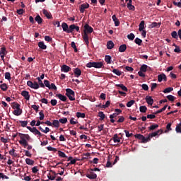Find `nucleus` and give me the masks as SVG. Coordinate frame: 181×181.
I'll return each instance as SVG.
<instances>
[{
    "label": "nucleus",
    "instance_id": "42",
    "mask_svg": "<svg viewBox=\"0 0 181 181\" xmlns=\"http://www.w3.org/2000/svg\"><path fill=\"white\" fill-rule=\"evenodd\" d=\"M58 156H59V157H61V158H68V157L66 156V153H64V152L61 151H58Z\"/></svg>",
    "mask_w": 181,
    "mask_h": 181
},
{
    "label": "nucleus",
    "instance_id": "43",
    "mask_svg": "<svg viewBox=\"0 0 181 181\" xmlns=\"http://www.w3.org/2000/svg\"><path fill=\"white\" fill-rule=\"evenodd\" d=\"M21 105L18 103H13V105H12V108L13 110H21Z\"/></svg>",
    "mask_w": 181,
    "mask_h": 181
},
{
    "label": "nucleus",
    "instance_id": "3",
    "mask_svg": "<svg viewBox=\"0 0 181 181\" xmlns=\"http://www.w3.org/2000/svg\"><path fill=\"white\" fill-rule=\"evenodd\" d=\"M65 95L69 98L70 101H74L75 100V93L74 90L70 88L65 89Z\"/></svg>",
    "mask_w": 181,
    "mask_h": 181
},
{
    "label": "nucleus",
    "instance_id": "28",
    "mask_svg": "<svg viewBox=\"0 0 181 181\" xmlns=\"http://www.w3.org/2000/svg\"><path fill=\"white\" fill-rule=\"evenodd\" d=\"M16 150L15 148H12L10 150V151H8V154H10L11 156L16 158L17 157V153H16Z\"/></svg>",
    "mask_w": 181,
    "mask_h": 181
},
{
    "label": "nucleus",
    "instance_id": "15",
    "mask_svg": "<svg viewBox=\"0 0 181 181\" xmlns=\"http://www.w3.org/2000/svg\"><path fill=\"white\" fill-rule=\"evenodd\" d=\"M145 100L146 101V103H148V105H153V99L151 98V96L147 95L145 97Z\"/></svg>",
    "mask_w": 181,
    "mask_h": 181
},
{
    "label": "nucleus",
    "instance_id": "49",
    "mask_svg": "<svg viewBox=\"0 0 181 181\" xmlns=\"http://www.w3.org/2000/svg\"><path fill=\"white\" fill-rule=\"evenodd\" d=\"M112 73L116 74V76H120L122 74V72L119 71V69H112Z\"/></svg>",
    "mask_w": 181,
    "mask_h": 181
},
{
    "label": "nucleus",
    "instance_id": "58",
    "mask_svg": "<svg viewBox=\"0 0 181 181\" xmlns=\"http://www.w3.org/2000/svg\"><path fill=\"white\" fill-rule=\"evenodd\" d=\"M167 99H168L170 102H173L174 100H175V98L173 95H167Z\"/></svg>",
    "mask_w": 181,
    "mask_h": 181
},
{
    "label": "nucleus",
    "instance_id": "51",
    "mask_svg": "<svg viewBox=\"0 0 181 181\" xmlns=\"http://www.w3.org/2000/svg\"><path fill=\"white\" fill-rule=\"evenodd\" d=\"M39 115H40V117H39L40 121L44 120L45 115L42 110L40 111Z\"/></svg>",
    "mask_w": 181,
    "mask_h": 181
},
{
    "label": "nucleus",
    "instance_id": "39",
    "mask_svg": "<svg viewBox=\"0 0 181 181\" xmlns=\"http://www.w3.org/2000/svg\"><path fill=\"white\" fill-rule=\"evenodd\" d=\"M139 110L141 113H146V110H148V108L146 107V106H140Z\"/></svg>",
    "mask_w": 181,
    "mask_h": 181
},
{
    "label": "nucleus",
    "instance_id": "23",
    "mask_svg": "<svg viewBox=\"0 0 181 181\" xmlns=\"http://www.w3.org/2000/svg\"><path fill=\"white\" fill-rule=\"evenodd\" d=\"M114 46L115 45L114 42H112V41H109L106 44V47L107 49H112L114 47Z\"/></svg>",
    "mask_w": 181,
    "mask_h": 181
},
{
    "label": "nucleus",
    "instance_id": "61",
    "mask_svg": "<svg viewBox=\"0 0 181 181\" xmlns=\"http://www.w3.org/2000/svg\"><path fill=\"white\" fill-rule=\"evenodd\" d=\"M127 8L129 11H134V10H136V7H134V6H133L132 4H127Z\"/></svg>",
    "mask_w": 181,
    "mask_h": 181
},
{
    "label": "nucleus",
    "instance_id": "53",
    "mask_svg": "<svg viewBox=\"0 0 181 181\" xmlns=\"http://www.w3.org/2000/svg\"><path fill=\"white\" fill-rule=\"evenodd\" d=\"M171 91H173V88L169 87V88L164 89L163 93H164V94H166V93H170Z\"/></svg>",
    "mask_w": 181,
    "mask_h": 181
},
{
    "label": "nucleus",
    "instance_id": "57",
    "mask_svg": "<svg viewBox=\"0 0 181 181\" xmlns=\"http://www.w3.org/2000/svg\"><path fill=\"white\" fill-rule=\"evenodd\" d=\"M134 37H135V35L133 33H131V34L127 35V39L131 40V41H133L134 40Z\"/></svg>",
    "mask_w": 181,
    "mask_h": 181
},
{
    "label": "nucleus",
    "instance_id": "8",
    "mask_svg": "<svg viewBox=\"0 0 181 181\" xmlns=\"http://www.w3.org/2000/svg\"><path fill=\"white\" fill-rule=\"evenodd\" d=\"M71 71V68H70L68 65L64 64L61 66V71L63 73H69Z\"/></svg>",
    "mask_w": 181,
    "mask_h": 181
},
{
    "label": "nucleus",
    "instance_id": "44",
    "mask_svg": "<svg viewBox=\"0 0 181 181\" xmlns=\"http://www.w3.org/2000/svg\"><path fill=\"white\" fill-rule=\"evenodd\" d=\"M170 35L172 36L173 38L177 40L179 36L177 35V33L176 31H173L172 33H170Z\"/></svg>",
    "mask_w": 181,
    "mask_h": 181
},
{
    "label": "nucleus",
    "instance_id": "37",
    "mask_svg": "<svg viewBox=\"0 0 181 181\" xmlns=\"http://www.w3.org/2000/svg\"><path fill=\"white\" fill-rule=\"evenodd\" d=\"M52 126L53 127H56V128L59 127V122H58L57 119H54L52 121Z\"/></svg>",
    "mask_w": 181,
    "mask_h": 181
},
{
    "label": "nucleus",
    "instance_id": "16",
    "mask_svg": "<svg viewBox=\"0 0 181 181\" xmlns=\"http://www.w3.org/2000/svg\"><path fill=\"white\" fill-rule=\"evenodd\" d=\"M42 13H44L45 17L47 18V19H52V15L47 10H42Z\"/></svg>",
    "mask_w": 181,
    "mask_h": 181
},
{
    "label": "nucleus",
    "instance_id": "12",
    "mask_svg": "<svg viewBox=\"0 0 181 181\" xmlns=\"http://www.w3.org/2000/svg\"><path fill=\"white\" fill-rule=\"evenodd\" d=\"M73 74L75 77L78 78L81 76V70L78 68L74 69V74H71V75Z\"/></svg>",
    "mask_w": 181,
    "mask_h": 181
},
{
    "label": "nucleus",
    "instance_id": "46",
    "mask_svg": "<svg viewBox=\"0 0 181 181\" xmlns=\"http://www.w3.org/2000/svg\"><path fill=\"white\" fill-rule=\"evenodd\" d=\"M170 127H172V123H168V124H167V126H166L167 130H165V131L164 132V133H168V132L172 131V128H170Z\"/></svg>",
    "mask_w": 181,
    "mask_h": 181
},
{
    "label": "nucleus",
    "instance_id": "34",
    "mask_svg": "<svg viewBox=\"0 0 181 181\" xmlns=\"http://www.w3.org/2000/svg\"><path fill=\"white\" fill-rule=\"evenodd\" d=\"M175 132L177 134H181V122L177 124V127H175Z\"/></svg>",
    "mask_w": 181,
    "mask_h": 181
},
{
    "label": "nucleus",
    "instance_id": "40",
    "mask_svg": "<svg viewBox=\"0 0 181 181\" xmlns=\"http://www.w3.org/2000/svg\"><path fill=\"white\" fill-rule=\"evenodd\" d=\"M143 41L141 40V38L136 37V40H134V43L138 45V46H141Z\"/></svg>",
    "mask_w": 181,
    "mask_h": 181
},
{
    "label": "nucleus",
    "instance_id": "22",
    "mask_svg": "<svg viewBox=\"0 0 181 181\" xmlns=\"http://www.w3.org/2000/svg\"><path fill=\"white\" fill-rule=\"evenodd\" d=\"M112 21H114L115 26V27L119 26V19L116 18V16L115 15L112 16Z\"/></svg>",
    "mask_w": 181,
    "mask_h": 181
},
{
    "label": "nucleus",
    "instance_id": "59",
    "mask_svg": "<svg viewBox=\"0 0 181 181\" xmlns=\"http://www.w3.org/2000/svg\"><path fill=\"white\" fill-rule=\"evenodd\" d=\"M19 124H21V127H27L28 122L27 121H19Z\"/></svg>",
    "mask_w": 181,
    "mask_h": 181
},
{
    "label": "nucleus",
    "instance_id": "32",
    "mask_svg": "<svg viewBox=\"0 0 181 181\" xmlns=\"http://www.w3.org/2000/svg\"><path fill=\"white\" fill-rule=\"evenodd\" d=\"M25 163H27L28 165H34V160H33L30 158L25 159Z\"/></svg>",
    "mask_w": 181,
    "mask_h": 181
},
{
    "label": "nucleus",
    "instance_id": "10",
    "mask_svg": "<svg viewBox=\"0 0 181 181\" xmlns=\"http://www.w3.org/2000/svg\"><path fill=\"white\" fill-rule=\"evenodd\" d=\"M88 8H90V5L88 4H82L81 6H80V13H83L85 12V9H88Z\"/></svg>",
    "mask_w": 181,
    "mask_h": 181
},
{
    "label": "nucleus",
    "instance_id": "17",
    "mask_svg": "<svg viewBox=\"0 0 181 181\" xmlns=\"http://www.w3.org/2000/svg\"><path fill=\"white\" fill-rule=\"evenodd\" d=\"M21 95L27 100H29V98H30L29 93L27 90H23Z\"/></svg>",
    "mask_w": 181,
    "mask_h": 181
},
{
    "label": "nucleus",
    "instance_id": "31",
    "mask_svg": "<svg viewBox=\"0 0 181 181\" xmlns=\"http://www.w3.org/2000/svg\"><path fill=\"white\" fill-rule=\"evenodd\" d=\"M35 22H37V24L40 25L42 23V18H41L40 16H36L35 18Z\"/></svg>",
    "mask_w": 181,
    "mask_h": 181
},
{
    "label": "nucleus",
    "instance_id": "5",
    "mask_svg": "<svg viewBox=\"0 0 181 181\" xmlns=\"http://www.w3.org/2000/svg\"><path fill=\"white\" fill-rule=\"evenodd\" d=\"M27 86H28V87L31 88L35 90H37V89H39V88H41L40 85L38 84L37 82L33 83L31 81H27Z\"/></svg>",
    "mask_w": 181,
    "mask_h": 181
},
{
    "label": "nucleus",
    "instance_id": "47",
    "mask_svg": "<svg viewBox=\"0 0 181 181\" xmlns=\"http://www.w3.org/2000/svg\"><path fill=\"white\" fill-rule=\"evenodd\" d=\"M77 118H82L84 119L86 117L85 113L76 112Z\"/></svg>",
    "mask_w": 181,
    "mask_h": 181
},
{
    "label": "nucleus",
    "instance_id": "25",
    "mask_svg": "<svg viewBox=\"0 0 181 181\" xmlns=\"http://www.w3.org/2000/svg\"><path fill=\"white\" fill-rule=\"evenodd\" d=\"M112 141H114L115 143H119L121 142L120 138L117 135V134H114V136L112 137Z\"/></svg>",
    "mask_w": 181,
    "mask_h": 181
},
{
    "label": "nucleus",
    "instance_id": "33",
    "mask_svg": "<svg viewBox=\"0 0 181 181\" xmlns=\"http://www.w3.org/2000/svg\"><path fill=\"white\" fill-rule=\"evenodd\" d=\"M7 88H8V86H7L6 83H3L0 85V89H1V90L3 91H6Z\"/></svg>",
    "mask_w": 181,
    "mask_h": 181
},
{
    "label": "nucleus",
    "instance_id": "14",
    "mask_svg": "<svg viewBox=\"0 0 181 181\" xmlns=\"http://www.w3.org/2000/svg\"><path fill=\"white\" fill-rule=\"evenodd\" d=\"M75 28H76V25L74 24L70 25L69 28H67L66 30H64V32L68 34L73 33V32H74Z\"/></svg>",
    "mask_w": 181,
    "mask_h": 181
},
{
    "label": "nucleus",
    "instance_id": "19",
    "mask_svg": "<svg viewBox=\"0 0 181 181\" xmlns=\"http://www.w3.org/2000/svg\"><path fill=\"white\" fill-rule=\"evenodd\" d=\"M160 23L153 22L148 25V28L153 29V28H160Z\"/></svg>",
    "mask_w": 181,
    "mask_h": 181
},
{
    "label": "nucleus",
    "instance_id": "1",
    "mask_svg": "<svg viewBox=\"0 0 181 181\" xmlns=\"http://www.w3.org/2000/svg\"><path fill=\"white\" fill-rule=\"evenodd\" d=\"M19 139L21 140L18 141L19 144L23 146L24 148H27L28 151L32 149L33 146H30L28 142L30 141L31 138L29 134H19Z\"/></svg>",
    "mask_w": 181,
    "mask_h": 181
},
{
    "label": "nucleus",
    "instance_id": "2",
    "mask_svg": "<svg viewBox=\"0 0 181 181\" xmlns=\"http://www.w3.org/2000/svg\"><path fill=\"white\" fill-rule=\"evenodd\" d=\"M85 30H83V35H82V39L86 43V45L88 46L90 42L88 41V35L87 34H90L93 33V28L90 27L88 24H85L83 27Z\"/></svg>",
    "mask_w": 181,
    "mask_h": 181
},
{
    "label": "nucleus",
    "instance_id": "29",
    "mask_svg": "<svg viewBox=\"0 0 181 181\" xmlns=\"http://www.w3.org/2000/svg\"><path fill=\"white\" fill-rule=\"evenodd\" d=\"M144 26H145V21H140L139 28V32H141L144 29Z\"/></svg>",
    "mask_w": 181,
    "mask_h": 181
},
{
    "label": "nucleus",
    "instance_id": "62",
    "mask_svg": "<svg viewBox=\"0 0 181 181\" xmlns=\"http://www.w3.org/2000/svg\"><path fill=\"white\" fill-rule=\"evenodd\" d=\"M123 132H124V134H126V137L130 138L131 136H133V134L129 133V132H128L127 130H124Z\"/></svg>",
    "mask_w": 181,
    "mask_h": 181
},
{
    "label": "nucleus",
    "instance_id": "24",
    "mask_svg": "<svg viewBox=\"0 0 181 181\" xmlns=\"http://www.w3.org/2000/svg\"><path fill=\"white\" fill-rule=\"evenodd\" d=\"M93 68L95 69H102L103 68V62H95L94 65H93Z\"/></svg>",
    "mask_w": 181,
    "mask_h": 181
},
{
    "label": "nucleus",
    "instance_id": "11",
    "mask_svg": "<svg viewBox=\"0 0 181 181\" xmlns=\"http://www.w3.org/2000/svg\"><path fill=\"white\" fill-rule=\"evenodd\" d=\"M7 51L5 47H1L0 49V57L1 58V60L4 62V57L6 55Z\"/></svg>",
    "mask_w": 181,
    "mask_h": 181
},
{
    "label": "nucleus",
    "instance_id": "20",
    "mask_svg": "<svg viewBox=\"0 0 181 181\" xmlns=\"http://www.w3.org/2000/svg\"><path fill=\"white\" fill-rule=\"evenodd\" d=\"M126 49H127V46L126 45H121L119 47V52L121 53H124Z\"/></svg>",
    "mask_w": 181,
    "mask_h": 181
},
{
    "label": "nucleus",
    "instance_id": "26",
    "mask_svg": "<svg viewBox=\"0 0 181 181\" xmlns=\"http://www.w3.org/2000/svg\"><path fill=\"white\" fill-rule=\"evenodd\" d=\"M37 46L40 47L41 49H46L47 47L45 45L44 42H39L37 43Z\"/></svg>",
    "mask_w": 181,
    "mask_h": 181
},
{
    "label": "nucleus",
    "instance_id": "21",
    "mask_svg": "<svg viewBox=\"0 0 181 181\" xmlns=\"http://www.w3.org/2000/svg\"><path fill=\"white\" fill-rule=\"evenodd\" d=\"M148 69H150V67H148V65L143 64V65H141V66H140V71H142V72L145 73L148 71Z\"/></svg>",
    "mask_w": 181,
    "mask_h": 181
},
{
    "label": "nucleus",
    "instance_id": "56",
    "mask_svg": "<svg viewBox=\"0 0 181 181\" xmlns=\"http://www.w3.org/2000/svg\"><path fill=\"white\" fill-rule=\"evenodd\" d=\"M135 103H136V101L132 100L131 101H128V103L126 105L127 106V107H132L133 105H134Z\"/></svg>",
    "mask_w": 181,
    "mask_h": 181
},
{
    "label": "nucleus",
    "instance_id": "60",
    "mask_svg": "<svg viewBox=\"0 0 181 181\" xmlns=\"http://www.w3.org/2000/svg\"><path fill=\"white\" fill-rule=\"evenodd\" d=\"M95 62H88L87 64H86V67L87 68H93L94 67Z\"/></svg>",
    "mask_w": 181,
    "mask_h": 181
},
{
    "label": "nucleus",
    "instance_id": "30",
    "mask_svg": "<svg viewBox=\"0 0 181 181\" xmlns=\"http://www.w3.org/2000/svg\"><path fill=\"white\" fill-rule=\"evenodd\" d=\"M104 61H105L106 64H111V57H110V55H105Z\"/></svg>",
    "mask_w": 181,
    "mask_h": 181
},
{
    "label": "nucleus",
    "instance_id": "45",
    "mask_svg": "<svg viewBox=\"0 0 181 181\" xmlns=\"http://www.w3.org/2000/svg\"><path fill=\"white\" fill-rule=\"evenodd\" d=\"M158 128V124H152L151 126L148 127V130L153 131Z\"/></svg>",
    "mask_w": 181,
    "mask_h": 181
},
{
    "label": "nucleus",
    "instance_id": "7",
    "mask_svg": "<svg viewBox=\"0 0 181 181\" xmlns=\"http://www.w3.org/2000/svg\"><path fill=\"white\" fill-rule=\"evenodd\" d=\"M86 177L90 180H94L97 178V174L94 173L93 172H88L86 173Z\"/></svg>",
    "mask_w": 181,
    "mask_h": 181
},
{
    "label": "nucleus",
    "instance_id": "48",
    "mask_svg": "<svg viewBox=\"0 0 181 181\" xmlns=\"http://www.w3.org/2000/svg\"><path fill=\"white\" fill-rule=\"evenodd\" d=\"M5 79H6L7 81L11 80V75L10 72L5 73Z\"/></svg>",
    "mask_w": 181,
    "mask_h": 181
},
{
    "label": "nucleus",
    "instance_id": "9",
    "mask_svg": "<svg viewBox=\"0 0 181 181\" xmlns=\"http://www.w3.org/2000/svg\"><path fill=\"white\" fill-rule=\"evenodd\" d=\"M163 132L162 129L157 130V132H152L151 134H149L148 135V138L152 139V138L158 135V134H161Z\"/></svg>",
    "mask_w": 181,
    "mask_h": 181
},
{
    "label": "nucleus",
    "instance_id": "6",
    "mask_svg": "<svg viewBox=\"0 0 181 181\" xmlns=\"http://www.w3.org/2000/svg\"><path fill=\"white\" fill-rule=\"evenodd\" d=\"M58 175V173H55L54 170H50L49 173L47 175L48 180H54L56 179V176Z\"/></svg>",
    "mask_w": 181,
    "mask_h": 181
},
{
    "label": "nucleus",
    "instance_id": "13",
    "mask_svg": "<svg viewBox=\"0 0 181 181\" xmlns=\"http://www.w3.org/2000/svg\"><path fill=\"white\" fill-rule=\"evenodd\" d=\"M157 80L158 82H161L162 81H167V77L165 74H161L157 76Z\"/></svg>",
    "mask_w": 181,
    "mask_h": 181
},
{
    "label": "nucleus",
    "instance_id": "41",
    "mask_svg": "<svg viewBox=\"0 0 181 181\" xmlns=\"http://www.w3.org/2000/svg\"><path fill=\"white\" fill-rule=\"evenodd\" d=\"M69 28V26L66 23H62V29H63V31H66L67 29Z\"/></svg>",
    "mask_w": 181,
    "mask_h": 181
},
{
    "label": "nucleus",
    "instance_id": "4",
    "mask_svg": "<svg viewBox=\"0 0 181 181\" xmlns=\"http://www.w3.org/2000/svg\"><path fill=\"white\" fill-rule=\"evenodd\" d=\"M134 137L136 139H138L140 141H141V144H146L148 141H150L151 139V138H150V137H145L144 135H141V134H136V135H134Z\"/></svg>",
    "mask_w": 181,
    "mask_h": 181
},
{
    "label": "nucleus",
    "instance_id": "52",
    "mask_svg": "<svg viewBox=\"0 0 181 181\" xmlns=\"http://www.w3.org/2000/svg\"><path fill=\"white\" fill-rule=\"evenodd\" d=\"M36 80H37V81H38L37 84L40 85V87L44 88L45 86H44V83H42V81H41L40 78L37 77V78H36Z\"/></svg>",
    "mask_w": 181,
    "mask_h": 181
},
{
    "label": "nucleus",
    "instance_id": "63",
    "mask_svg": "<svg viewBox=\"0 0 181 181\" xmlns=\"http://www.w3.org/2000/svg\"><path fill=\"white\" fill-rule=\"evenodd\" d=\"M43 84L45 87H49V86H51V84L49 83V81L47 80H45Z\"/></svg>",
    "mask_w": 181,
    "mask_h": 181
},
{
    "label": "nucleus",
    "instance_id": "36",
    "mask_svg": "<svg viewBox=\"0 0 181 181\" xmlns=\"http://www.w3.org/2000/svg\"><path fill=\"white\" fill-rule=\"evenodd\" d=\"M46 88H48L49 90H57V87L56 86V85H54V83H51L49 86H46Z\"/></svg>",
    "mask_w": 181,
    "mask_h": 181
},
{
    "label": "nucleus",
    "instance_id": "38",
    "mask_svg": "<svg viewBox=\"0 0 181 181\" xmlns=\"http://www.w3.org/2000/svg\"><path fill=\"white\" fill-rule=\"evenodd\" d=\"M57 121L58 122L62 124H66V122H68V119L66 117L61 118L59 119V120H57Z\"/></svg>",
    "mask_w": 181,
    "mask_h": 181
},
{
    "label": "nucleus",
    "instance_id": "55",
    "mask_svg": "<svg viewBox=\"0 0 181 181\" xmlns=\"http://www.w3.org/2000/svg\"><path fill=\"white\" fill-rule=\"evenodd\" d=\"M173 46L175 47V49H174V52L180 54L181 52L180 48L178 46L175 45V44H174Z\"/></svg>",
    "mask_w": 181,
    "mask_h": 181
},
{
    "label": "nucleus",
    "instance_id": "54",
    "mask_svg": "<svg viewBox=\"0 0 181 181\" xmlns=\"http://www.w3.org/2000/svg\"><path fill=\"white\" fill-rule=\"evenodd\" d=\"M30 132L35 134V135H39L40 136H42V134L40 133V132H39V130H37V129L32 130V131H30Z\"/></svg>",
    "mask_w": 181,
    "mask_h": 181
},
{
    "label": "nucleus",
    "instance_id": "50",
    "mask_svg": "<svg viewBox=\"0 0 181 181\" xmlns=\"http://www.w3.org/2000/svg\"><path fill=\"white\" fill-rule=\"evenodd\" d=\"M98 116L100 117V120H103L104 119H105V115H104L103 112H99L98 113Z\"/></svg>",
    "mask_w": 181,
    "mask_h": 181
},
{
    "label": "nucleus",
    "instance_id": "35",
    "mask_svg": "<svg viewBox=\"0 0 181 181\" xmlns=\"http://www.w3.org/2000/svg\"><path fill=\"white\" fill-rule=\"evenodd\" d=\"M116 87H119V88H121V90H122L123 91H128L127 88H126V86H124L122 84H119V85H115Z\"/></svg>",
    "mask_w": 181,
    "mask_h": 181
},
{
    "label": "nucleus",
    "instance_id": "27",
    "mask_svg": "<svg viewBox=\"0 0 181 181\" xmlns=\"http://www.w3.org/2000/svg\"><path fill=\"white\" fill-rule=\"evenodd\" d=\"M13 114L15 115L16 116L18 117L21 115H22V110L16 109L15 110H13Z\"/></svg>",
    "mask_w": 181,
    "mask_h": 181
},
{
    "label": "nucleus",
    "instance_id": "64",
    "mask_svg": "<svg viewBox=\"0 0 181 181\" xmlns=\"http://www.w3.org/2000/svg\"><path fill=\"white\" fill-rule=\"evenodd\" d=\"M124 122V116H119V119L117 120V122L122 123Z\"/></svg>",
    "mask_w": 181,
    "mask_h": 181
},
{
    "label": "nucleus",
    "instance_id": "18",
    "mask_svg": "<svg viewBox=\"0 0 181 181\" xmlns=\"http://www.w3.org/2000/svg\"><path fill=\"white\" fill-rule=\"evenodd\" d=\"M56 97L61 100L62 102H66L67 98L66 95H63L62 94H57Z\"/></svg>",
    "mask_w": 181,
    "mask_h": 181
}]
</instances>
